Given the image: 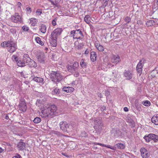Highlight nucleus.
Returning a JSON list of instances; mask_svg holds the SVG:
<instances>
[{"label": "nucleus", "mask_w": 158, "mask_h": 158, "mask_svg": "<svg viewBox=\"0 0 158 158\" xmlns=\"http://www.w3.org/2000/svg\"><path fill=\"white\" fill-rule=\"evenodd\" d=\"M24 57L26 59L27 61V65H28L30 67H35L37 66L36 63L33 60H31L27 54H24Z\"/></svg>", "instance_id": "0eeeda50"}, {"label": "nucleus", "mask_w": 158, "mask_h": 158, "mask_svg": "<svg viewBox=\"0 0 158 158\" xmlns=\"http://www.w3.org/2000/svg\"><path fill=\"white\" fill-rule=\"evenodd\" d=\"M63 89L67 93L73 92L74 90V88L71 87H65L63 88Z\"/></svg>", "instance_id": "412c9836"}, {"label": "nucleus", "mask_w": 158, "mask_h": 158, "mask_svg": "<svg viewBox=\"0 0 158 158\" xmlns=\"http://www.w3.org/2000/svg\"><path fill=\"white\" fill-rule=\"evenodd\" d=\"M124 20L127 23H128L131 21V19L130 17L127 16L125 18Z\"/></svg>", "instance_id": "a19ab883"}, {"label": "nucleus", "mask_w": 158, "mask_h": 158, "mask_svg": "<svg viewBox=\"0 0 158 158\" xmlns=\"http://www.w3.org/2000/svg\"><path fill=\"white\" fill-rule=\"evenodd\" d=\"M124 111L126 112H127L128 110V108L127 107H125L124 108Z\"/></svg>", "instance_id": "6e6d98bb"}, {"label": "nucleus", "mask_w": 158, "mask_h": 158, "mask_svg": "<svg viewBox=\"0 0 158 158\" xmlns=\"http://www.w3.org/2000/svg\"><path fill=\"white\" fill-rule=\"evenodd\" d=\"M105 147L109 148L114 150H116V147H115L109 145H105Z\"/></svg>", "instance_id": "ea45409f"}, {"label": "nucleus", "mask_w": 158, "mask_h": 158, "mask_svg": "<svg viewBox=\"0 0 158 158\" xmlns=\"http://www.w3.org/2000/svg\"><path fill=\"white\" fill-rule=\"evenodd\" d=\"M50 2L52 3V5H56V3H55V2L54 3L53 2V1H52L50 0Z\"/></svg>", "instance_id": "5fc2aeb1"}, {"label": "nucleus", "mask_w": 158, "mask_h": 158, "mask_svg": "<svg viewBox=\"0 0 158 158\" xmlns=\"http://www.w3.org/2000/svg\"><path fill=\"white\" fill-rule=\"evenodd\" d=\"M91 18L89 15H86L84 18V21L87 24H89L91 22Z\"/></svg>", "instance_id": "a878e982"}, {"label": "nucleus", "mask_w": 158, "mask_h": 158, "mask_svg": "<svg viewBox=\"0 0 158 158\" xmlns=\"http://www.w3.org/2000/svg\"><path fill=\"white\" fill-rule=\"evenodd\" d=\"M78 66V63L77 62H75L73 65L68 66V70L70 72L74 73V72L77 71Z\"/></svg>", "instance_id": "9d476101"}, {"label": "nucleus", "mask_w": 158, "mask_h": 158, "mask_svg": "<svg viewBox=\"0 0 158 158\" xmlns=\"http://www.w3.org/2000/svg\"><path fill=\"white\" fill-rule=\"evenodd\" d=\"M143 104L147 106H149L151 105V103L148 100H146L144 101H143L142 102Z\"/></svg>", "instance_id": "72a5a7b5"}, {"label": "nucleus", "mask_w": 158, "mask_h": 158, "mask_svg": "<svg viewBox=\"0 0 158 158\" xmlns=\"http://www.w3.org/2000/svg\"><path fill=\"white\" fill-rule=\"evenodd\" d=\"M22 140L18 142L17 143V148L19 150L22 151L26 148L25 143L21 141Z\"/></svg>", "instance_id": "4468645a"}, {"label": "nucleus", "mask_w": 158, "mask_h": 158, "mask_svg": "<svg viewBox=\"0 0 158 158\" xmlns=\"http://www.w3.org/2000/svg\"><path fill=\"white\" fill-rule=\"evenodd\" d=\"M137 23L139 24H142V23L140 21H137Z\"/></svg>", "instance_id": "bf43d9fd"}, {"label": "nucleus", "mask_w": 158, "mask_h": 158, "mask_svg": "<svg viewBox=\"0 0 158 158\" xmlns=\"http://www.w3.org/2000/svg\"><path fill=\"white\" fill-rule=\"evenodd\" d=\"M33 80L34 81L38 83L43 82L44 81V79L43 78L38 77H35L33 78Z\"/></svg>", "instance_id": "bb28decb"}, {"label": "nucleus", "mask_w": 158, "mask_h": 158, "mask_svg": "<svg viewBox=\"0 0 158 158\" xmlns=\"http://www.w3.org/2000/svg\"><path fill=\"white\" fill-rule=\"evenodd\" d=\"M15 158H22L21 156L19 154H17L16 156H14Z\"/></svg>", "instance_id": "3c124183"}, {"label": "nucleus", "mask_w": 158, "mask_h": 158, "mask_svg": "<svg viewBox=\"0 0 158 158\" xmlns=\"http://www.w3.org/2000/svg\"><path fill=\"white\" fill-rule=\"evenodd\" d=\"M63 31V29L61 28H57L55 29L51 33V38L57 39L59 37Z\"/></svg>", "instance_id": "423d86ee"}, {"label": "nucleus", "mask_w": 158, "mask_h": 158, "mask_svg": "<svg viewBox=\"0 0 158 158\" xmlns=\"http://www.w3.org/2000/svg\"><path fill=\"white\" fill-rule=\"evenodd\" d=\"M89 53V50L88 49H87L85 51V54H87Z\"/></svg>", "instance_id": "864d4df0"}, {"label": "nucleus", "mask_w": 158, "mask_h": 158, "mask_svg": "<svg viewBox=\"0 0 158 158\" xmlns=\"http://www.w3.org/2000/svg\"><path fill=\"white\" fill-rule=\"evenodd\" d=\"M57 20L56 18H55L54 19L52 20V23L53 25L55 26L56 25Z\"/></svg>", "instance_id": "c03bdc74"}, {"label": "nucleus", "mask_w": 158, "mask_h": 158, "mask_svg": "<svg viewBox=\"0 0 158 158\" xmlns=\"http://www.w3.org/2000/svg\"><path fill=\"white\" fill-rule=\"evenodd\" d=\"M11 20L12 22L16 23H21L22 21L21 16L17 13L11 17Z\"/></svg>", "instance_id": "6e6552de"}, {"label": "nucleus", "mask_w": 158, "mask_h": 158, "mask_svg": "<svg viewBox=\"0 0 158 158\" xmlns=\"http://www.w3.org/2000/svg\"><path fill=\"white\" fill-rule=\"evenodd\" d=\"M21 76L23 77L24 78H26L28 77V74H26L25 71H22L20 73Z\"/></svg>", "instance_id": "4c0bfd02"}, {"label": "nucleus", "mask_w": 158, "mask_h": 158, "mask_svg": "<svg viewBox=\"0 0 158 158\" xmlns=\"http://www.w3.org/2000/svg\"><path fill=\"white\" fill-rule=\"evenodd\" d=\"M96 54L94 52H91L90 59L92 62H94L96 60Z\"/></svg>", "instance_id": "b1692460"}, {"label": "nucleus", "mask_w": 158, "mask_h": 158, "mask_svg": "<svg viewBox=\"0 0 158 158\" xmlns=\"http://www.w3.org/2000/svg\"><path fill=\"white\" fill-rule=\"evenodd\" d=\"M50 77L52 81L55 82L59 81L63 78L62 76L59 71H52Z\"/></svg>", "instance_id": "f03ea898"}, {"label": "nucleus", "mask_w": 158, "mask_h": 158, "mask_svg": "<svg viewBox=\"0 0 158 158\" xmlns=\"http://www.w3.org/2000/svg\"><path fill=\"white\" fill-rule=\"evenodd\" d=\"M151 121L156 125H158V114L154 115L151 118Z\"/></svg>", "instance_id": "aec40b11"}, {"label": "nucleus", "mask_w": 158, "mask_h": 158, "mask_svg": "<svg viewBox=\"0 0 158 158\" xmlns=\"http://www.w3.org/2000/svg\"><path fill=\"white\" fill-rule=\"evenodd\" d=\"M80 65L81 67L84 68H85L86 66V63L84 62L83 59H82L80 62Z\"/></svg>", "instance_id": "f704fd0d"}, {"label": "nucleus", "mask_w": 158, "mask_h": 158, "mask_svg": "<svg viewBox=\"0 0 158 158\" xmlns=\"http://www.w3.org/2000/svg\"><path fill=\"white\" fill-rule=\"evenodd\" d=\"M22 29L23 31H27L29 29V27L25 26H23Z\"/></svg>", "instance_id": "a18cd8bd"}, {"label": "nucleus", "mask_w": 158, "mask_h": 158, "mask_svg": "<svg viewBox=\"0 0 158 158\" xmlns=\"http://www.w3.org/2000/svg\"><path fill=\"white\" fill-rule=\"evenodd\" d=\"M109 0H105V1L106 2H107Z\"/></svg>", "instance_id": "69168bd1"}, {"label": "nucleus", "mask_w": 158, "mask_h": 158, "mask_svg": "<svg viewBox=\"0 0 158 158\" xmlns=\"http://www.w3.org/2000/svg\"><path fill=\"white\" fill-rule=\"evenodd\" d=\"M67 123L66 122L62 121L60 123V128L64 131H67Z\"/></svg>", "instance_id": "f3484780"}, {"label": "nucleus", "mask_w": 158, "mask_h": 158, "mask_svg": "<svg viewBox=\"0 0 158 158\" xmlns=\"http://www.w3.org/2000/svg\"><path fill=\"white\" fill-rule=\"evenodd\" d=\"M91 120L92 122L93 121L94 122V127L95 129L97 130L96 131L99 132L102 130L103 126L101 119L100 118L94 119L93 118Z\"/></svg>", "instance_id": "7ed1b4c3"}, {"label": "nucleus", "mask_w": 158, "mask_h": 158, "mask_svg": "<svg viewBox=\"0 0 158 158\" xmlns=\"http://www.w3.org/2000/svg\"><path fill=\"white\" fill-rule=\"evenodd\" d=\"M86 136V135H85L84 136Z\"/></svg>", "instance_id": "774afa93"}, {"label": "nucleus", "mask_w": 158, "mask_h": 158, "mask_svg": "<svg viewBox=\"0 0 158 158\" xmlns=\"http://www.w3.org/2000/svg\"><path fill=\"white\" fill-rule=\"evenodd\" d=\"M5 118L7 119H8L9 118V117L7 115H6Z\"/></svg>", "instance_id": "680f3d73"}, {"label": "nucleus", "mask_w": 158, "mask_h": 158, "mask_svg": "<svg viewBox=\"0 0 158 158\" xmlns=\"http://www.w3.org/2000/svg\"><path fill=\"white\" fill-rule=\"evenodd\" d=\"M105 94H106V97H108L109 95H110V92H109L107 91L106 92V93H105Z\"/></svg>", "instance_id": "603ef678"}, {"label": "nucleus", "mask_w": 158, "mask_h": 158, "mask_svg": "<svg viewBox=\"0 0 158 158\" xmlns=\"http://www.w3.org/2000/svg\"><path fill=\"white\" fill-rule=\"evenodd\" d=\"M116 145L117 146L118 148L120 149H124L125 147L124 145L122 143H118L116 144Z\"/></svg>", "instance_id": "58836bf2"}, {"label": "nucleus", "mask_w": 158, "mask_h": 158, "mask_svg": "<svg viewBox=\"0 0 158 158\" xmlns=\"http://www.w3.org/2000/svg\"><path fill=\"white\" fill-rule=\"evenodd\" d=\"M16 49V44L12 42H10V44L8 46L7 50L10 53L15 52Z\"/></svg>", "instance_id": "f8f14e48"}, {"label": "nucleus", "mask_w": 158, "mask_h": 158, "mask_svg": "<svg viewBox=\"0 0 158 158\" xmlns=\"http://www.w3.org/2000/svg\"><path fill=\"white\" fill-rule=\"evenodd\" d=\"M10 32L13 34H14L16 33V30L15 29H12L10 30Z\"/></svg>", "instance_id": "09e8293b"}, {"label": "nucleus", "mask_w": 158, "mask_h": 158, "mask_svg": "<svg viewBox=\"0 0 158 158\" xmlns=\"http://www.w3.org/2000/svg\"><path fill=\"white\" fill-rule=\"evenodd\" d=\"M23 59L18 60H17V57L15 56L14 55L12 56V59L14 61H15L16 62L18 65L19 67H24L27 65V61H26V59L24 58V55H23Z\"/></svg>", "instance_id": "39448f33"}, {"label": "nucleus", "mask_w": 158, "mask_h": 158, "mask_svg": "<svg viewBox=\"0 0 158 158\" xmlns=\"http://www.w3.org/2000/svg\"><path fill=\"white\" fill-rule=\"evenodd\" d=\"M10 42L5 41L1 44V46L3 47H6L7 48L8 46L10 44Z\"/></svg>", "instance_id": "2f4dec72"}, {"label": "nucleus", "mask_w": 158, "mask_h": 158, "mask_svg": "<svg viewBox=\"0 0 158 158\" xmlns=\"http://www.w3.org/2000/svg\"><path fill=\"white\" fill-rule=\"evenodd\" d=\"M38 61L41 63H43L44 61V57L43 54H41L37 57Z\"/></svg>", "instance_id": "5701e85b"}, {"label": "nucleus", "mask_w": 158, "mask_h": 158, "mask_svg": "<svg viewBox=\"0 0 158 158\" xmlns=\"http://www.w3.org/2000/svg\"><path fill=\"white\" fill-rule=\"evenodd\" d=\"M67 131H71L74 127V125L72 124H68L67 125Z\"/></svg>", "instance_id": "cd10ccee"}, {"label": "nucleus", "mask_w": 158, "mask_h": 158, "mask_svg": "<svg viewBox=\"0 0 158 158\" xmlns=\"http://www.w3.org/2000/svg\"><path fill=\"white\" fill-rule=\"evenodd\" d=\"M41 121V119L39 117H36L34 119L33 121L34 123H40Z\"/></svg>", "instance_id": "c9c22d12"}, {"label": "nucleus", "mask_w": 158, "mask_h": 158, "mask_svg": "<svg viewBox=\"0 0 158 158\" xmlns=\"http://www.w3.org/2000/svg\"><path fill=\"white\" fill-rule=\"evenodd\" d=\"M46 29L47 27L46 25L44 24H42L40 26V30L42 33L44 34L46 32Z\"/></svg>", "instance_id": "393cba45"}, {"label": "nucleus", "mask_w": 158, "mask_h": 158, "mask_svg": "<svg viewBox=\"0 0 158 158\" xmlns=\"http://www.w3.org/2000/svg\"><path fill=\"white\" fill-rule=\"evenodd\" d=\"M154 21L153 20H150L147 22L146 25L148 27L152 26L154 24Z\"/></svg>", "instance_id": "7c9ffc66"}, {"label": "nucleus", "mask_w": 158, "mask_h": 158, "mask_svg": "<svg viewBox=\"0 0 158 158\" xmlns=\"http://www.w3.org/2000/svg\"><path fill=\"white\" fill-rule=\"evenodd\" d=\"M56 107L54 105H51L48 107L44 106L41 108L40 114L43 118H52L56 114Z\"/></svg>", "instance_id": "f257e3e1"}, {"label": "nucleus", "mask_w": 158, "mask_h": 158, "mask_svg": "<svg viewBox=\"0 0 158 158\" xmlns=\"http://www.w3.org/2000/svg\"><path fill=\"white\" fill-rule=\"evenodd\" d=\"M4 151V149L0 147V153Z\"/></svg>", "instance_id": "4d7b16f0"}, {"label": "nucleus", "mask_w": 158, "mask_h": 158, "mask_svg": "<svg viewBox=\"0 0 158 158\" xmlns=\"http://www.w3.org/2000/svg\"><path fill=\"white\" fill-rule=\"evenodd\" d=\"M94 144H96V145H100L101 146H102V147H105V144H102V143H94Z\"/></svg>", "instance_id": "de8ad7c7"}, {"label": "nucleus", "mask_w": 158, "mask_h": 158, "mask_svg": "<svg viewBox=\"0 0 158 158\" xmlns=\"http://www.w3.org/2000/svg\"><path fill=\"white\" fill-rule=\"evenodd\" d=\"M37 102H39V103L41 102V100H38L37 101Z\"/></svg>", "instance_id": "0e129e2a"}, {"label": "nucleus", "mask_w": 158, "mask_h": 158, "mask_svg": "<svg viewBox=\"0 0 158 158\" xmlns=\"http://www.w3.org/2000/svg\"><path fill=\"white\" fill-rule=\"evenodd\" d=\"M76 36H81V37H82L81 36V35H80L79 34H77L76 35Z\"/></svg>", "instance_id": "052dcab7"}, {"label": "nucleus", "mask_w": 158, "mask_h": 158, "mask_svg": "<svg viewBox=\"0 0 158 158\" xmlns=\"http://www.w3.org/2000/svg\"><path fill=\"white\" fill-rule=\"evenodd\" d=\"M61 0H56L55 1V3L56 4H57L59 3Z\"/></svg>", "instance_id": "13d9d810"}, {"label": "nucleus", "mask_w": 158, "mask_h": 158, "mask_svg": "<svg viewBox=\"0 0 158 158\" xmlns=\"http://www.w3.org/2000/svg\"><path fill=\"white\" fill-rule=\"evenodd\" d=\"M46 50H47V49H48V48H46Z\"/></svg>", "instance_id": "338daca9"}, {"label": "nucleus", "mask_w": 158, "mask_h": 158, "mask_svg": "<svg viewBox=\"0 0 158 158\" xmlns=\"http://www.w3.org/2000/svg\"><path fill=\"white\" fill-rule=\"evenodd\" d=\"M150 137L151 139L153 140L155 142H156L158 140V135L153 134H149Z\"/></svg>", "instance_id": "4be33fe9"}, {"label": "nucleus", "mask_w": 158, "mask_h": 158, "mask_svg": "<svg viewBox=\"0 0 158 158\" xmlns=\"http://www.w3.org/2000/svg\"><path fill=\"white\" fill-rule=\"evenodd\" d=\"M42 10L40 9H37L36 11V15H39L42 14Z\"/></svg>", "instance_id": "79ce46f5"}, {"label": "nucleus", "mask_w": 158, "mask_h": 158, "mask_svg": "<svg viewBox=\"0 0 158 158\" xmlns=\"http://www.w3.org/2000/svg\"><path fill=\"white\" fill-rule=\"evenodd\" d=\"M20 110L25 112L27 110V107L25 100L23 98L20 99V102L19 106Z\"/></svg>", "instance_id": "1a4fd4ad"}, {"label": "nucleus", "mask_w": 158, "mask_h": 158, "mask_svg": "<svg viewBox=\"0 0 158 158\" xmlns=\"http://www.w3.org/2000/svg\"><path fill=\"white\" fill-rule=\"evenodd\" d=\"M94 45L95 47L98 51L100 52H102L104 51V47L100 44L99 43L97 42H95L94 43Z\"/></svg>", "instance_id": "dca6fc26"}, {"label": "nucleus", "mask_w": 158, "mask_h": 158, "mask_svg": "<svg viewBox=\"0 0 158 158\" xmlns=\"http://www.w3.org/2000/svg\"><path fill=\"white\" fill-rule=\"evenodd\" d=\"M26 10L27 14H29L31 12V8L29 7H27L26 9Z\"/></svg>", "instance_id": "37998d69"}, {"label": "nucleus", "mask_w": 158, "mask_h": 158, "mask_svg": "<svg viewBox=\"0 0 158 158\" xmlns=\"http://www.w3.org/2000/svg\"><path fill=\"white\" fill-rule=\"evenodd\" d=\"M71 36L73 39H82L84 35L81 30L78 29L76 31L72 30L70 32Z\"/></svg>", "instance_id": "20e7f679"}, {"label": "nucleus", "mask_w": 158, "mask_h": 158, "mask_svg": "<svg viewBox=\"0 0 158 158\" xmlns=\"http://www.w3.org/2000/svg\"><path fill=\"white\" fill-rule=\"evenodd\" d=\"M124 76L127 79H130L132 77V72L129 70L125 71L124 73Z\"/></svg>", "instance_id": "a211bd4d"}, {"label": "nucleus", "mask_w": 158, "mask_h": 158, "mask_svg": "<svg viewBox=\"0 0 158 158\" xmlns=\"http://www.w3.org/2000/svg\"><path fill=\"white\" fill-rule=\"evenodd\" d=\"M29 24L31 26H35L36 24L37 20L35 18H31L29 19Z\"/></svg>", "instance_id": "6ab92c4d"}, {"label": "nucleus", "mask_w": 158, "mask_h": 158, "mask_svg": "<svg viewBox=\"0 0 158 158\" xmlns=\"http://www.w3.org/2000/svg\"><path fill=\"white\" fill-rule=\"evenodd\" d=\"M74 72V75L75 77H77L79 76V73L77 71H76Z\"/></svg>", "instance_id": "8fccbe9b"}, {"label": "nucleus", "mask_w": 158, "mask_h": 158, "mask_svg": "<svg viewBox=\"0 0 158 158\" xmlns=\"http://www.w3.org/2000/svg\"><path fill=\"white\" fill-rule=\"evenodd\" d=\"M52 40L50 41V44L53 47H56V40L52 38Z\"/></svg>", "instance_id": "473e14b6"}, {"label": "nucleus", "mask_w": 158, "mask_h": 158, "mask_svg": "<svg viewBox=\"0 0 158 158\" xmlns=\"http://www.w3.org/2000/svg\"><path fill=\"white\" fill-rule=\"evenodd\" d=\"M120 58L118 55H113L111 59V61L116 64L120 61Z\"/></svg>", "instance_id": "2eb2a0df"}, {"label": "nucleus", "mask_w": 158, "mask_h": 158, "mask_svg": "<svg viewBox=\"0 0 158 158\" xmlns=\"http://www.w3.org/2000/svg\"><path fill=\"white\" fill-rule=\"evenodd\" d=\"M145 61V60L142 59L139 62L136 67L137 71L139 73H141L142 71V68Z\"/></svg>", "instance_id": "9b49d317"}, {"label": "nucleus", "mask_w": 158, "mask_h": 158, "mask_svg": "<svg viewBox=\"0 0 158 158\" xmlns=\"http://www.w3.org/2000/svg\"><path fill=\"white\" fill-rule=\"evenodd\" d=\"M152 8L155 10L158 9V0H156Z\"/></svg>", "instance_id": "c85d7f7f"}, {"label": "nucleus", "mask_w": 158, "mask_h": 158, "mask_svg": "<svg viewBox=\"0 0 158 158\" xmlns=\"http://www.w3.org/2000/svg\"><path fill=\"white\" fill-rule=\"evenodd\" d=\"M140 151L141 156L143 158H148L150 154L145 148H142Z\"/></svg>", "instance_id": "ddd939ff"}, {"label": "nucleus", "mask_w": 158, "mask_h": 158, "mask_svg": "<svg viewBox=\"0 0 158 158\" xmlns=\"http://www.w3.org/2000/svg\"><path fill=\"white\" fill-rule=\"evenodd\" d=\"M150 136H149V134L148 135L145 136L143 138L147 142H150L151 140V138Z\"/></svg>", "instance_id": "e433bc0d"}, {"label": "nucleus", "mask_w": 158, "mask_h": 158, "mask_svg": "<svg viewBox=\"0 0 158 158\" xmlns=\"http://www.w3.org/2000/svg\"><path fill=\"white\" fill-rule=\"evenodd\" d=\"M24 82L26 84H27L29 83V82L27 81H26Z\"/></svg>", "instance_id": "e2e57ef3"}, {"label": "nucleus", "mask_w": 158, "mask_h": 158, "mask_svg": "<svg viewBox=\"0 0 158 158\" xmlns=\"http://www.w3.org/2000/svg\"><path fill=\"white\" fill-rule=\"evenodd\" d=\"M35 40L37 43L41 45H44V42L41 40L40 39L39 37H35Z\"/></svg>", "instance_id": "c756f323"}, {"label": "nucleus", "mask_w": 158, "mask_h": 158, "mask_svg": "<svg viewBox=\"0 0 158 158\" xmlns=\"http://www.w3.org/2000/svg\"><path fill=\"white\" fill-rule=\"evenodd\" d=\"M54 92L55 94H59L60 92L59 89L57 88H56L54 90Z\"/></svg>", "instance_id": "49530a36"}]
</instances>
